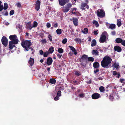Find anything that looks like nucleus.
<instances>
[{"mask_svg": "<svg viewBox=\"0 0 125 125\" xmlns=\"http://www.w3.org/2000/svg\"><path fill=\"white\" fill-rule=\"evenodd\" d=\"M9 39L11 41L9 42V48L12 49L15 46V44L18 43L19 40L16 35H11L9 36Z\"/></svg>", "mask_w": 125, "mask_h": 125, "instance_id": "f257e3e1", "label": "nucleus"}, {"mask_svg": "<svg viewBox=\"0 0 125 125\" xmlns=\"http://www.w3.org/2000/svg\"><path fill=\"white\" fill-rule=\"evenodd\" d=\"M112 59L108 56L104 57L101 62L102 66L105 68H108L110 66V64L111 63Z\"/></svg>", "mask_w": 125, "mask_h": 125, "instance_id": "f03ea898", "label": "nucleus"}, {"mask_svg": "<svg viewBox=\"0 0 125 125\" xmlns=\"http://www.w3.org/2000/svg\"><path fill=\"white\" fill-rule=\"evenodd\" d=\"M32 44L30 41L23 40L21 41V45L27 51L29 50V48Z\"/></svg>", "mask_w": 125, "mask_h": 125, "instance_id": "7ed1b4c3", "label": "nucleus"}, {"mask_svg": "<svg viewBox=\"0 0 125 125\" xmlns=\"http://www.w3.org/2000/svg\"><path fill=\"white\" fill-rule=\"evenodd\" d=\"M87 55L83 54L81 57L79 58V61L81 62L80 64L82 66L85 67L87 62Z\"/></svg>", "mask_w": 125, "mask_h": 125, "instance_id": "20e7f679", "label": "nucleus"}, {"mask_svg": "<svg viewBox=\"0 0 125 125\" xmlns=\"http://www.w3.org/2000/svg\"><path fill=\"white\" fill-rule=\"evenodd\" d=\"M72 6V4L70 3H69L65 6L62 7V11L64 13L67 12L70 10Z\"/></svg>", "mask_w": 125, "mask_h": 125, "instance_id": "39448f33", "label": "nucleus"}, {"mask_svg": "<svg viewBox=\"0 0 125 125\" xmlns=\"http://www.w3.org/2000/svg\"><path fill=\"white\" fill-rule=\"evenodd\" d=\"M106 32L104 31L102 34L101 36L99 39V42L100 43H102L104 42L106 40V35L107 34Z\"/></svg>", "mask_w": 125, "mask_h": 125, "instance_id": "423d86ee", "label": "nucleus"}, {"mask_svg": "<svg viewBox=\"0 0 125 125\" xmlns=\"http://www.w3.org/2000/svg\"><path fill=\"white\" fill-rule=\"evenodd\" d=\"M97 14L98 16L101 18L104 17L105 16V13L103 9H98L97 12Z\"/></svg>", "mask_w": 125, "mask_h": 125, "instance_id": "0eeeda50", "label": "nucleus"}, {"mask_svg": "<svg viewBox=\"0 0 125 125\" xmlns=\"http://www.w3.org/2000/svg\"><path fill=\"white\" fill-rule=\"evenodd\" d=\"M1 42L3 45L6 46L8 44V40L7 38L5 36H3L1 39Z\"/></svg>", "mask_w": 125, "mask_h": 125, "instance_id": "6e6552de", "label": "nucleus"}, {"mask_svg": "<svg viewBox=\"0 0 125 125\" xmlns=\"http://www.w3.org/2000/svg\"><path fill=\"white\" fill-rule=\"evenodd\" d=\"M41 2L39 0H37L35 2V8L37 11H38L40 9V6Z\"/></svg>", "mask_w": 125, "mask_h": 125, "instance_id": "1a4fd4ad", "label": "nucleus"}, {"mask_svg": "<svg viewBox=\"0 0 125 125\" xmlns=\"http://www.w3.org/2000/svg\"><path fill=\"white\" fill-rule=\"evenodd\" d=\"M59 5L61 6H63L66 3H68L69 0H59Z\"/></svg>", "mask_w": 125, "mask_h": 125, "instance_id": "9d476101", "label": "nucleus"}, {"mask_svg": "<svg viewBox=\"0 0 125 125\" xmlns=\"http://www.w3.org/2000/svg\"><path fill=\"white\" fill-rule=\"evenodd\" d=\"M100 97V94L97 93H94L92 95V98L94 99H98Z\"/></svg>", "mask_w": 125, "mask_h": 125, "instance_id": "9b49d317", "label": "nucleus"}, {"mask_svg": "<svg viewBox=\"0 0 125 125\" xmlns=\"http://www.w3.org/2000/svg\"><path fill=\"white\" fill-rule=\"evenodd\" d=\"M53 60L51 57H49L47 59L46 62L45 63H46L49 66L51 65L52 63Z\"/></svg>", "mask_w": 125, "mask_h": 125, "instance_id": "f8f14e48", "label": "nucleus"}, {"mask_svg": "<svg viewBox=\"0 0 125 125\" xmlns=\"http://www.w3.org/2000/svg\"><path fill=\"white\" fill-rule=\"evenodd\" d=\"M115 51H117L118 52H120L122 49L121 48L118 46H115L114 47Z\"/></svg>", "mask_w": 125, "mask_h": 125, "instance_id": "ddd939ff", "label": "nucleus"}, {"mask_svg": "<svg viewBox=\"0 0 125 125\" xmlns=\"http://www.w3.org/2000/svg\"><path fill=\"white\" fill-rule=\"evenodd\" d=\"M98 48H96V50H93L92 52V53L93 55L95 56H98L99 55V52L97 51V49H98Z\"/></svg>", "mask_w": 125, "mask_h": 125, "instance_id": "4468645a", "label": "nucleus"}, {"mask_svg": "<svg viewBox=\"0 0 125 125\" xmlns=\"http://www.w3.org/2000/svg\"><path fill=\"white\" fill-rule=\"evenodd\" d=\"M69 47L70 49L73 52V53L74 54L76 55L77 52L76 50L75 49L73 46H69Z\"/></svg>", "mask_w": 125, "mask_h": 125, "instance_id": "2eb2a0df", "label": "nucleus"}, {"mask_svg": "<svg viewBox=\"0 0 125 125\" xmlns=\"http://www.w3.org/2000/svg\"><path fill=\"white\" fill-rule=\"evenodd\" d=\"M124 40H123L121 38H118L115 39V41L117 43H121V44L122 43L123 41Z\"/></svg>", "mask_w": 125, "mask_h": 125, "instance_id": "dca6fc26", "label": "nucleus"}, {"mask_svg": "<svg viewBox=\"0 0 125 125\" xmlns=\"http://www.w3.org/2000/svg\"><path fill=\"white\" fill-rule=\"evenodd\" d=\"M34 62V59L31 57H30L28 61V63L31 66H32Z\"/></svg>", "mask_w": 125, "mask_h": 125, "instance_id": "f3484780", "label": "nucleus"}, {"mask_svg": "<svg viewBox=\"0 0 125 125\" xmlns=\"http://www.w3.org/2000/svg\"><path fill=\"white\" fill-rule=\"evenodd\" d=\"M71 20H72L75 26H77L78 25V19L76 18H73Z\"/></svg>", "mask_w": 125, "mask_h": 125, "instance_id": "a211bd4d", "label": "nucleus"}, {"mask_svg": "<svg viewBox=\"0 0 125 125\" xmlns=\"http://www.w3.org/2000/svg\"><path fill=\"white\" fill-rule=\"evenodd\" d=\"M99 63L97 62H95L93 65V67L94 68H98L99 66Z\"/></svg>", "mask_w": 125, "mask_h": 125, "instance_id": "6ab92c4d", "label": "nucleus"}, {"mask_svg": "<svg viewBox=\"0 0 125 125\" xmlns=\"http://www.w3.org/2000/svg\"><path fill=\"white\" fill-rule=\"evenodd\" d=\"M116 28V25L115 24H112L110 25L109 27L108 28L109 29H111L113 30L115 29Z\"/></svg>", "mask_w": 125, "mask_h": 125, "instance_id": "aec40b11", "label": "nucleus"}, {"mask_svg": "<svg viewBox=\"0 0 125 125\" xmlns=\"http://www.w3.org/2000/svg\"><path fill=\"white\" fill-rule=\"evenodd\" d=\"M87 5V4L86 3H82L81 9H82V10H84L85 9L84 7L86 6Z\"/></svg>", "mask_w": 125, "mask_h": 125, "instance_id": "412c9836", "label": "nucleus"}, {"mask_svg": "<svg viewBox=\"0 0 125 125\" xmlns=\"http://www.w3.org/2000/svg\"><path fill=\"white\" fill-rule=\"evenodd\" d=\"M96 44V42L95 39H93L92 42V43L91 44V46L92 47L95 46Z\"/></svg>", "mask_w": 125, "mask_h": 125, "instance_id": "4be33fe9", "label": "nucleus"}, {"mask_svg": "<svg viewBox=\"0 0 125 125\" xmlns=\"http://www.w3.org/2000/svg\"><path fill=\"white\" fill-rule=\"evenodd\" d=\"M121 21L120 19H117V25L118 27H120L121 25Z\"/></svg>", "mask_w": 125, "mask_h": 125, "instance_id": "5701e85b", "label": "nucleus"}, {"mask_svg": "<svg viewBox=\"0 0 125 125\" xmlns=\"http://www.w3.org/2000/svg\"><path fill=\"white\" fill-rule=\"evenodd\" d=\"M50 82L52 84H54L56 82V80L53 78H51L50 80Z\"/></svg>", "mask_w": 125, "mask_h": 125, "instance_id": "b1692460", "label": "nucleus"}, {"mask_svg": "<svg viewBox=\"0 0 125 125\" xmlns=\"http://www.w3.org/2000/svg\"><path fill=\"white\" fill-rule=\"evenodd\" d=\"M26 28L29 29L30 30H31L33 27V26H32L31 23H28L26 26Z\"/></svg>", "mask_w": 125, "mask_h": 125, "instance_id": "393cba45", "label": "nucleus"}, {"mask_svg": "<svg viewBox=\"0 0 125 125\" xmlns=\"http://www.w3.org/2000/svg\"><path fill=\"white\" fill-rule=\"evenodd\" d=\"M49 53H52L54 51V48L52 46L51 47L49 50Z\"/></svg>", "mask_w": 125, "mask_h": 125, "instance_id": "a878e982", "label": "nucleus"}, {"mask_svg": "<svg viewBox=\"0 0 125 125\" xmlns=\"http://www.w3.org/2000/svg\"><path fill=\"white\" fill-rule=\"evenodd\" d=\"M88 60L89 61L93 62L94 61V58L92 57H88L87 55V60Z\"/></svg>", "mask_w": 125, "mask_h": 125, "instance_id": "bb28decb", "label": "nucleus"}, {"mask_svg": "<svg viewBox=\"0 0 125 125\" xmlns=\"http://www.w3.org/2000/svg\"><path fill=\"white\" fill-rule=\"evenodd\" d=\"M116 96L117 95L116 94V95H114L113 94H112V95H111L110 97V99H111V100H113V99L116 98Z\"/></svg>", "mask_w": 125, "mask_h": 125, "instance_id": "cd10ccee", "label": "nucleus"}, {"mask_svg": "<svg viewBox=\"0 0 125 125\" xmlns=\"http://www.w3.org/2000/svg\"><path fill=\"white\" fill-rule=\"evenodd\" d=\"M56 33L58 35H60L62 32V29H58L56 31Z\"/></svg>", "mask_w": 125, "mask_h": 125, "instance_id": "c85d7f7f", "label": "nucleus"}, {"mask_svg": "<svg viewBox=\"0 0 125 125\" xmlns=\"http://www.w3.org/2000/svg\"><path fill=\"white\" fill-rule=\"evenodd\" d=\"M112 66L115 68L117 69L118 68L119 66V64L118 63H115L114 64H113Z\"/></svg>", "mask_w": 125, "mask_h": 125, "instance_id": "c756f323", "label": "nucleus"}, {"mask_svg": "<svg viewBox=\"0 0 125 125\" xmlns=\"http://www.w3.org/2000/svg\"><path fill=\"white\" fill-rule=\"evenodd\" d=\"M88 30L87 28L84 29L83 31H82V32L84 34H86L88 33Z\"/></svg>", "mask_w": 125, "mask_h": 125, "instance_id": "7c9ffc66", "label": "nucleus"}, {"mask_svg": "<svg viewBox=\"0 0 125 125\" xmlns=\"http://www.w3.org/2000/svg\"><path fill=\"white\" fill-rule=\"evenodd\" d=\"M99 89L101 92H104L105 91L104 87L103 86L100 87L99 88Z\"/></svg>", "mask_w": 125, "mask_h": 125, "instance_id": "2f4dec72", "label": "nucleus"}, {"mask_svg": "<svg viewBox=\"0 0 125 125\" xmlns=\"http://www.w3.org/2000/svg\"><path fill=\"white\" fill-rule=\"evenodd\" d=\"M93 23L95 25V26L96 27H98L99 26V24L98 22L96 21H93Z\"/></svg>", "mask_w": 125, "mask_h": 125, "instance_id": "473e14b6", "label": "nucleus"}, {"mask_svg": "<svg viewBox=\"0 0 125 125\" xmlns=\"http://www.w3.org/2000/svg\"><path fill=\"white\" fill-rule=\"evenodd\" d=\"M49 54V52H48L46 51V52H44L43 54V56L44 57H46L48 56V55Z\"/></svg>", "mask_w": 125, "mask_h": 125, "instance_id": "72a5a7b5", "label": "nucleus"}, {"mask_svg": "<svg viewBox=\"0 0 125 125\" xmlns=\"http://www.w3.org/2000/svg\"><path fill=\"white\" fill-rule=\"evenodd\" d=\"M74 41L76 42H80L81 41V40L79 38H75L74 40Z\"/></svg>", "mask_w": 125, "mask_h": 125, "instance_id": "f704fd0d", "label": "nucleus"}, {"mask_svg": "<svg viewBox=\"0 0 125 125\" xmlns=\"http://www.w3.org/2000/svg\"><path fill=\"white\" fill-rule=\"evenodd\" d=\"M8 6L7 3H5L4 4V7H3V9L4 10H6L8 8Z\"/></svg>", "mask_w": 125, "mask_h": 125, "instance_id": "c9c22d12", "label": "nucleus"}, {"mask_svg": "<svg viewBox=\"0 0 125 125\" xmlns=\"http://www.w3.org/2000/svg\"><path fill=\"white\" fill-rule=\"evenodd\" d=\"M38 23L36 21H34L33 22V25L32 26L33 27H36L38 25Z\"/></svg>", "mask_w": 125, "mask_h": 125, "instance_id": "e433bc0d", "label": "nucleus"}, {"mask_svg": "<svg viewBox=\"0 0 125 125\" xmlns=\"http://www.w3.org/2000/svg\"><path fill=\"white\" fill-rule=\"evenodd\" d=\"M58 51L59 53H62L63 52V50L62 49L60 48H58Z\"/></svg>", "mask_w": 125, "mask_h": 125, "instance_id": "4c0bfd02", "label": "nucleus"}, {"mask_svg": "<svg viewBox=\"0 0 125 125\" xmlns=\"http://www.w3.org/2000/svg\"><path fill=\"white\" fill-rule=\"evenodd\" d=\"M2 14L4 16H7L8 15V13L7 11H5V13H4V12L3 11L2 12Z\"/></svg>", "mask_w": 125, "mask_h": 125, "instance_id": "58836bf2", "label": "nucleus"}, {"mask_svg": "<svg viewBox=\"0 0 125 125\" xmlns=\"http://www.w3.org/2000/svg\"><path fill=\"white\" fill-rule=\"evenodd\" d=\"M75 74L77 76H79V75H81V74H80V73L78 71H76L75 73Z\"/></svg>", "mask_w": 125, "mask_h": 125, "instance_id": "ea45409f", "label": "nucleus"}, {"mask_svg": "<svg viewBox=\"0 0 125 125\" xmlns=\"http://www.w3.org/2000/svg\"><path fill=\"white\" fill-rule=\"evenodd\" d=\"M48 38H49L50 41L51 42H52V38L51 35L50 34H49L48 35Z\"/></svg>", "mask_w": 125, "mask_h": 125, "instance_id": "a19ab883", "label": "nucleus"}, {"mask_svg": "<svg viewBox=\"0 0 125 125\" xmlns=\"http://www.w3.org/2000/svg\"><path fill=\"white\" fill-rule=\"evenodd\" d=\"M67 40L66 38L64 39L62 41V43L63 44H65L67 42Z\"/></svg>", "mask_w": 125, "mask_h": 125, "instance_id": "79ce46f5", "label": "nucleus"}, {"mask_svg": "<svg viewBox=\"0 0 125 125\" xmlns=\"http://www.w3.org/2000/svg\"><path fill=\"white\" fill-rule=\"evenodd\" d=\"M41 42L43 44H44L46 43L47 41H46V39H44L43 40H42L41 41Z\"/></svg>", "mask_w": 125, "mask_h": 125, "instance_id": "37998d69", "label": "nucleus"}, {"mask_svg": "<svg viewBox=\"0 0 125 125\" xmlns=\"http://www.w3.org/2000/svg\"><path fill=\"white\" fill-rule=\"evenodd\" d=\"M61 91L59 90L58 91L57 93V95L58 96H60L61 95Z\"/></svg>", "mask_w": 125, "mask_h": 125, "instance_id": "c03bdc74", "label": "nucleus"}, {"mask_svg": "<svg viewBox=\"0 0 125 125\" xmlns=\"http://www.w3.org/2000/svg\"><path fill=\"white\" fill-rule=\"evenodd\" d=\"M42 77H41V78L42 79V80H43L44 79H46L45 77V75H44V74L43 73L42 74Z\"/></svg>", "mask_w": 125, "mask_h": 125, "instance_id": "a18cd8bd", "label": "nucleus"}, {"mask_svg": "<svg viewBox=\"0 0 125 125\" xmlns=\"http://www.w3.org/2000/svg\"><path fill=\"white\" fill-rule=\"evenodd\" d=\"M14 11L13 10H12L10 11V15H12L14 14Z\"/></svg>", "mask_w": 125, "mask_h": 125, "instance_id": "49530a36", "label": "nucleus"}, {"mask_svg": "<svg viewBox=\"0 0 125 125\" xmlns=\"http://www.w3.org/2000/svg\"><path fill=\"white\" fill-rule=\"evenodd\" d=\"M96 70H95L94 71V73L95 74L97 72H99V70L98 68H96Z\"/></svg>", "mask_w": 125, "mask_h": 125, "instance_id": "de8ad7c7", "label": "nucleus"}, {"mask_svg": "<svg viewBox=\"0 0 125 125\" xmlns=\"http://www.w3.org/2000/svg\"><path fill=\"white\" fill-rule=\"evenodd\" d=\"M17 6L18 7L20 8L21 7V5L20 3L18 2L16 4Z\"/></svg>", "mask_w": 125, "mask_h": 125, "instance_id": "09e8293b", "label": "nucleus"}, {"mask_svg": "<svg viewBox=\"0 0 125 125\" xmlns=\"http://www.w3.org/2000/svg\"><path fill=\"white\" fill-rule=\"evenodd\" d=\"M46 26L48 28H50L51 27L50 24L49 22L47 23L46 24Z\"/></svg>", "mask_w": 125, "mask_h": 125, "instance_id": "8fccbe9b", "label": "nucleus"}, {"mask_svg": "<svg viewBox=\"0 0 125 125\" xmlns=\"http://www.w3.org/2000/svg\"><path fill=\"white\" fill-rule=\"evenodd\" d=\"M3 9V6L2 5H0V11H1Z\"/></svg>", "mask_w": 125, "mask_h": 125, "instance_id": "3c124183", "label": "nucleus"}, {"mask_svg": "<svg viewBox=\"0 0 125 125\" xmlns=\"http://www.w3.org/2000/svg\"><path fill=\"white\" fill-rule=\"evenodd\" d=\"M53 26L55 28H56L58 26V24L57 23L53 24Z\"/></svg>", "mask_w": 125, "mask_h": 125, "instance_id": "603ef678", "label": "nucleus"}, {"mask_svg": "<svg viewBox=\"0 0 125 125\" xmlns=\"http://www.w3.org/2000/svg\"><path fill=\"white\" fill-rule=\"evenodd\" d=\"M39 53H40V54H41V55H43V54L44 53L43 51L42 50H40Z\"/></svg>", "mask_w": 125, "mask_h": 125, "instance_id": "864d4df0", "label": "nucleus"}, {"mask_svg": "<svg viewBox=\"0 0 125 125\" xmlns=\"http://www.w3.org/2000/svg\"><path fill=\"white\" fill-rule=\"evenodd\" d=\"M59 99V97L58 96H56L54 98V100L55 101H57Z\"/></svg>", "mask_w": 125, "mask_h": 125, "instance_id": "5fc2aeb1", "label": "nucleus"}, {"mask_svg": "<svg viewBox=\"0 0 125 125\" xmlns=\"http://www.w3.org/2000/svg\"><path fill=\"white\" fill-rule=\"evenodd\" d=\"M57 56L58 58H61L62 56V54H61L59 53H58L57 54Z\"/></svg>", "mask_w": 125, "mask_h": 125, "instance_id": "6e6d98bb", "label": "nucleus"}, {"mask_svg": "<svg viewBox=\"0 0 125 125\" xmlns=\"http://www.w3.org/2000/svg\"><path fill=\"white\" fill-rule=\"evenodd\" d=\"M118 73H117L116 71H114L113 72V74L115 76Z\"/></svg>", "mask_w": 125, "mask_h": 125, "instance_id": "4d7b16f0", "label": "nucleus"}, {"mask_svg": "<svg viewBox=\"0 0 125 125\" xmlns=\"http://www.w3.org/2000/svg\"><path fill=\"white\" fill-rule=\"evenodd\" d=\"M73 82L75 84L76 83V84H78L79 83V82L76 80L74 81H73Z\"/></svg>", "mask_w": 125, "mask_h": 125, "instance_id": "13d9d810", "label": "nucleus"}, {"mask_svg": "<svg viewBox=\"0 0 125 125\" xmlns=\"http://www.w3.org/2000/svg\"><path fill=\"white\" fill-rule=\"evenodd\" d=\"M98 30L95 31H94V33L95 35H97L98 34V33L97 32L98 31Z\"/></svg>", "mask_w": 125, "mask_h": 125, "instance_id": "bf43d9fd", "label": "nucleus"}, {"mask_svg": "<svg viewBox=\"0 0 125 125\" xmlns=\"http://www.w3.org/2000/svg\"><path fill=\"white\" fill-rule=\"evenodd\" d=\"M120 82L122 83H123V82L125 80L121 78L120 79Z\"/></svg>", "mask_w": 125, "mask_h": 125, "instance_id": "052dcab7", "label": "nucleus"}, {"mask_svg": "<svg viewBox=\"0 0 125 125\" xmlns=\"http://www.w3.org/2000/svg\"><path fill=\"white\" fill-rule=\"evenodd\" d=\"M116 32L115 31H113L111 32V34L113 35H114L115 34Z\"/></svg>", "mask_w": 125, "mask_h": 125, "instance_id": "680f3d73", "label": "nucleus"}, {"mask_svg": "<svg viewBox=\"0 0 125 125\" xmlns=\"http://www.w3.org/2000/svg\"><path fill=\"white\" fill-rule=\"evenodd\" d=\"M122 45L125 47V40H124L122 43Z\"/></svg>", "mask_w": 125, "mask_h": 125, "instance_id": "e2e57ef3", "label": "nucleus"}, {"mask_svg": "<svg viewBox=\"0 0 125 125\" xmlns=\"http://www.w3.org/2000/svg\"><path fill=\"white\" fill-rule=\"evenodd\" d=\"M84 94H80L79 95V96L80 97H83L84 96Z\"/></svg>", "mask_w": 125, "mask_h": 125, "instance_id": "0e129e2a", "label": "nucleus"}, {"mask_svg": "<svg viewBox=\"0 0 125 125\" xmlns=\"http://www.w3.org/2000/svg\"><path fill=\"white\" fill-rule=\"evenodd\" d=\"M117 75V76H116V77L118 78H119L120 77V75L119 73H118Z\"/></svg>", "mask_w": 125, "mask_h": 125, "instance_id": "69168bd1", "label": "nucleus"}, {"mask_svg": "<svg viewBox=\"0 0 125 125\" xmlns=\"http://www.w3.org/2000/svg\"><path fill=\"white\" fill-rule=\"evenodd\" d=\"M88 41L90 42H91V39L90 36H89L88 37Z\"/></svg>", "mask_w": 125, "mask_h": 125, "instance_id": "338daca9", "label": "nucleus"}, {"mask_svg": "<svg viewBox=\"0 0 125 125\" xmlns=\"http://www.w3.org/2000/svg\"><path fill=\"white\" fill-rule=\"evenodd\" d=\"M71 88H72V89L73 90L75 89H76V87H73V86Z\"/></svg>", "mask_w": 125, "mask_h": 125, "instance_id": "774afa93", "label": "nucleus"}]
</instances>
